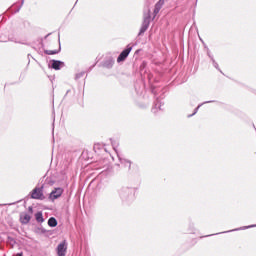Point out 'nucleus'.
Here are the masks:
<instances>
[{"instance_id": "1", "label": "nucleus", "mask_w": 256, "mask_h": 256, "mask_svg": "<svg viewBox=\"0 0 256 256\" xmlns=\"http://www.w3.org/2000/svg\"><path fill=\"white\" fill-rule=\"evenodd\" d=\"M136 189L133 187H122L119 190V197L122 202H124L126 205H130V203H133L135 201V193Z\"/></svg>"}, {"instance_id": "2", "label": "nucleus", "mask_w": 256, "mask_h": 256, "mask_svg": "<svg viewBox=\"0 0 256 256\" xmlns=\"http://www.w3.org/2000/svg\"><path fill=\"white\" fill-rule=\"evenodd\" d=\"M133 51V46L127 45V47L119 54L117 58V63H123L127 57H129V53Z\"/></svg>"}, {"instance_id": "3", "label": "nucleus", "mask_w": 256, "mask_h": 256, "mask_svg": "<svg viewBox=\"0 0 256 256\" xmlns=\"http://www.w3.org/2000/svg\"><path fill=\"white\" fill-rule=\"evenodd\" d=\"M31 198L40 199V201H43V199H45V196L43 195V185L41 187H36L32 190Z\"/></svg>"}, {"instance_id": "4", "label": "nucleus", "mask_w": 256, "mask_h": 256, "mask_svg": "<svg viewBox=\"0 0 256 256\" xmlns=\"http://www.w3.org/2000/svg\"><path fill=\"white\" fill-rule=\"evenodd\" d=\"M150 23H151V15L148 14L147 16L144 17V20L138 35H143V33H145V31L149 29Z\"/></svg>"}, {"instance_id": "5", "label": "nucleus", "mask_w": 256, "mask_h": 256, "mask_svg": "<svg viewBox=\"0 0 256 256\" xmlns=\"http://www.w3.org/2000/svg\"><path fill=\"white\" fill-rule=\"evenodd\" d=\"M113 65H115V58L112 56H107L101 63V67H104V69H113Z\"/></svg>"}, {"instance_id": "6", "label": "nucleus", "mask_w": 256, "mask_h": 256, "mask_svg": "<svg viewBox=\"0 0 256 256\" xmlns=\"http://www.w3.org/2000/svg\"><path fill=\"white\" fill-rule=\"evenodd\" d=\"M58 256H65L67 253V240H63L56 248Z\"/></svg>"}, {"instance_id": "7", "label": "nucleus", "mask_w": 256, "mask_h": 256, "mask_svg": "<svg viewBox=\"0 0 256 256\" xmlns=\"http://www.w3.org/2000/svg\"><path fill=\"white\" fill-rule=\"evenodd\" d=\"M61 195H63V188L58 187L55 188L49 195V199H51V201H55V199H59V197H61Z\"/></svg>"}, {"instance_id": "8", "label": "nucleus", "mask_w": 256, "mask_h": 256, "mask_svg": "<svg viewBox=\"0 0 256 256\" xmlns=\"http://www.w3.org/2000/svg\"><path fill=\"white\" fill-rule=\"evenodd\" d=\"M51 68L54 69L55 71L61 70L62 67H65V62L61 60H51Z\"/></svg>"}, {"instance_id": "9", "label": "nucleus", "mask_w": 256, "mask_h": 256, "mask_svg": "<svg viewBox=\"0 0 256 256\" xmlns=\"http://www.w3.org/2000/svg\"><path fill=\"white\" fill-rule=\"evenodd\" d=\"M119 162L125 169H128V171H131V166L133 165V162L127 158H119Z\"/></svg>"}, {"instance_id": "10", "label": "nucleus", "mask_w": 256, "mask_h": 256, "mask_svg": "<svg viewBox=\"0 0 256 256\" xmlns=\"http://www.w3.org/2000/svg\"><path fill=\"white\" fill-rule=\"evenodd\" d=\"M29 221H31V216L29 214L27 213L20 214V222L22 223V225H27Z\"/></svg>"}, {"instance_id": "11", "label": "nucleus", "mask_w": 256, "mask_h": 256, "mask_svg": "<svg viewBox=\"0 0 256 256\" xmlns=\"http://www.w3.org/2000/svg\"><path fill=\"white\" fill-rule=\"evenodd\" d=\"M207 103H215V100H210V101H205L201 104H199L195 109L194 112L190 115H188V117H193V115H197V111H199V109H201V107H203V105H207Z\"/></svg>"}, {"instance_id": "12", "label": "nucleus", "mask_w": 256, "mask_h": 256, "mask_svg": "<svg viewBox=\"0 0 256 256\" xmlns=\"http://www.w3.org/2000/svg\"><path fill=\"white\" fill-rule=\"evenodd\" d=\"M35 219L37 221V223H44L45 222V218H43V212L39 211L35 214Z\"/></svg>"}, {"instance_id": "13", "label": "nucleus", "mask_w": 256, "mask_h": 256, "mask_svg": "<svg viewBox=\"0 0 256 256\" xmlns=\"http://www.w3.org/2000/svg\"><path fill=\"white\" fill-rule=\"evenodd\" d=\"M157 109L161 111V100H159V98H156V102L154 104V107L152 108V112L157 113Z\"/></svg>"}, {"instance_id": "14", "label": "nucleus", "mask_w": 256, "mask_h": 256, "mask_svg": "<svg viewBox=\"0 0 256 256\" xmlns=\"http://www.w3.org/2000/svg\"><path fill=\"white\" fill-rule=\"evenodd\" d=\"M7 244L10 245L11 248H14L15 245H17V241L15 240V238L8 236L7 237Z\"/></svg>"}, {"instance_id": "15", "label": "nucleus", "mask_w": 256, "mask_h": 256, "mask_svg": "<svg viewBox=\"0 0 256 256\" xmlns=\"http://www.w3.org/2000/svg\"><path fill=\"white\" fill-rule=\"evenodd\" d=\"M60 52H61V45H59L58 50H45L44 51L45 55H57Z\"/></svg>"}, {"instance_id": "16", "label": "nucleus", "mask_w": 256, "mask_h": 256, "mask_svg": "<svg viewBox=\"0 0 256 256\" xmlns=\"http://www.w3.org/2000/svg\"><path fill=\"white\" fill-rule=\"evenodd\" d=\"M48 226L49 227H57V219L55 217H50L48 219Z\"/></svg>"}, {"instance_id": "17", "label": "nucleus", "mask_w": 256, "mask_h": 256, "mask_svg": "<svg viewBox=\"0 0 256 256\" xmlns=\"http://www.w3.org/2000/svg\"><path fill=\"white\" fill-rule=\"evenodd\" d=\"M253 227H256V224H253V225H250V226H244L242 228H237V229H234V230L225 231L223 233H231V231H241L243 229H253Z\"/></svg>"}, {"instance_id": "18", "label": "nucleus", "mask_w": 256, "mask_h": 256, "mask_svg": "<svg viewBox=\"0 0 256 256\" xmlns=\"http://www.w3.org/2000/svg\"><path fill=\"white\" fill-rule=\"evenodd\" d=\"M211 61H212L213 67H215V69H217L218 71H220V73H223V72L221 71V69L219 68V64L217 63V61H215V58H212Z\"/></svg>"}, {"instance_id": "19", "label": "nucleus", "mask_w": 256, "mask_h": 256, "mask_svg": "<svg viewBox=\"0 0 256 256\" xmlns=\"http://www.w3.org/2000/svg\"><path fill=\"white\" fill-rule=\"evenodd\" d=\"M110 141H111V145H112L114 151H117V147H119V142H117L113 139H110Z\"/></svg>"}, {"instance_id": "20", "label": "nucleus", "mask_w": 256, "mask_h": 256, "mask_svg": "<svg viewBox=\"0 0 256 256\" xmlns=\"http://www.w3.org/2000/svg\"><path fill=\"white\" fill-rule=\"evenodd\" d=\"M82 77H85V71L77 73L75 76V80L79 81V79H81Z\"/></svg>"}, {"instance_id": "21", "label": "nucleus", "mask_w": 256, "mask_h": 256, "mask_svg": "<svg viewBox=\"0 0 256 256\" xmlns=\"http://www.w3.org/2000/svg\"><path fill=\"white\" fill-rule=\"evenodd\" d=\"M20 25H23L24 28H27L29 27L30 23L27 20H21Z\"/></svg>"}, {"instance_id": "22", "label": "nucleus", "mask_w": 256, "mask_h": 256, "mask_svg": "<svg viewBox=\"0 0 256 256\" xmlns=\"http://www.w3.org/2000/svg\"><path fill=\"white\" fill-rule=\"evenodd\" d=\"M205 49H207V55L209 57V59H213V55H211V50H209V48L207 46H205Z\"/></svg>"}, {"instance_id": "23", "label": "nucleus", "mask_w": 256, "mask_h": 256, "mask_svg": "<svg viewBox=\"0 0 256 256\" xmlns=\"http://www.w3.org/2000/svg\"><path fill=\"white\" fill-rule=\"evenodd\" d=\"M25 3V0H21V5L20 7L16 10V13H19L21 11V7H23V4Z\"/></svg>"}, {"instance_id": "24", "label": "nucleus", "mask_w": 256, "mask_h": 256, "mask_svg": "<svg viewBox=\"0 0 256 256\" xmlns=\"http://www.w3.org/2000/svg\"><path fill=\"white\" fill-rule=\"evenodd\" d=\"M155 7H156L157 9H161L163 6H162L159 2H157L156 5H155Z\"/></svg>"}, {"instance_id": "25", "label": "nucleus", "mask_w": 256, "mask_h": 256, "mask_svg": "<svg viewBox=\"0 0 256 256\" xmlns=\"http://www.w3.org/2000/svg\"><path fill=\"white\" fill-rule=\"evenodd\" d=\"M160 11H161L160 8H157V7L154 8V13H155V14L159 13Z\"/></svg>"}, {"instance_id": "26", "label": "nucleus", "mask_w": 256, "mask_h": 256, "mask_svg": "<svg viewBox=\"0 0 256 256\" xmlns=\"http://www.w3.org/2000/svg\"><path fill=\"white\" fill-rule=\"evenodd\" d=\"M158 3L163 6L165 5V0H159Z\"/></svg>"}, {"instance_id": "27", "label": "nucleus", "mask_w": 256, "mask_h": 256, "mask_svg": "<svg viewBox=\"0 0 256 256\" xmlns=\"http://www.w3.org/2000/svg\"><path fill=\"white\" fill-rule=\"evenodd\" d=\"M152 93L153 95H155V97H157V91L155 90V88H152Z\"/></svg>"}, {"instance_id": "28", "label": "nucleus", "mask_w": 256, "mask_h": 256, "mask_svg": "<svg viewBox=\"0 0 256 256\" xmlns=\"http://www.w3.org/2000/svg\"><path fill=\"white\" fill-rule=\"evenodd\" d=\"M41 233L45 234L47 233V230L45 228H40Z\"/></svg>"}, {"instance_id": "29", "label": "nucleus", "mask_w": 256, "mask_h": 256, "mask_svg": "<svg viewBox=\"0 0 256 256\" xmlns=\"http://www.w3.org/2000/svg\"><path fill=\"white\" fill-rule=\"evenodd\" d=\"M28 211H29L30 213H33V207L30 206V207L28 208Z\"/></svg>"}, {"instance_id": "30", "label": "nucleus", "mask_w": 256, "mask_h": 256, "mask_svg": "<svg viewBox=\"0 0 256 256\" xmlns=\"http://www.w3.org/2000/svg\"><path fill=\"white\" fill-rule=\"evenodd\" d=\"M140 67H141V69H143V67H145V63H144V64H142Z\"/></svg>"}, {"instance_id": "31", "label": "nucleus", "mask_w": 256, "mask_h": 256, "mask_svg": "<svg viewBox=\"0 0 256 256\" xmlns=\"http://www.w3.org/2000/svg\"><path fill=\"white\" fill-rule=\"evenodd\" d=\"M18 256H23V253H18Z\"/></svg>"}, {"instance_id": "32", "label": "nucleus", "mask_w": 256, "mask_h": 256, "mask_svg": "<svg viewBox=\"0 0 256 256\" xmlns=\"http://www.w3.org/2000/svg\"><path fill=\"white\" fill-rule=\"evenodd\" d=\"M212 235H207L206 237H211Z\"/></svg>"}, {"instance_id": "33", "label": "nucleus", "mask_w": 256, "mask_h": 256, "mask_svg": "<svg viewBox=\"0 0 256 256\" xmlns=\"http://www.w3.org/2000/svg\"><path fill=\"white\" fill-rule=\"evenodd\" d=\"M50 185H53V182H50Z\"/></svg>"}, {"instance_id": "34", "label": "nucleus", "mask_w": 256, "mask_h": 256, "mask_svg": "<svg viewBox=\"0 0 256 256\" xmlns=\"http://www.w3.org/2000/svg\"><path fill=\"white\" fill-rule=\"evenodd\" d=\"M136 53H139V50H137Z\"/></svg>"}, {"instance_id": "35", "label": "nucleus", "mask_w": 256, "mask_h": 256, "mask_svg": "<svg viewBox=\"0 0 256 256\" xmlns=\"http://www.w3.org/2000/svg\"><path fill=\"white\" fill-rule=\"evenodd\" d=\"M220 233H216L215 235H219Z\"/></svg>"}]
</instances>
